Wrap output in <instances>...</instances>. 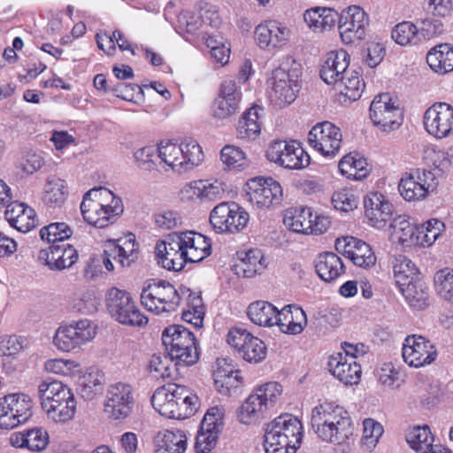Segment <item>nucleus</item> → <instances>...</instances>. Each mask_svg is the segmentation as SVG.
<instances>
[{
    "label": "nucleus",
    "instance_id": "obj_61",
    "mask_svg": "<svg viewBox=\"0 0 453 453\" xmlns=\"http://www.w3.org/2000/svg\"><path fill=\"white\" fill-rule=\"evenodd\" d=\"M201 180V203H211L220 200L224 197L226 188L224 182L214 180L213 181L208 180Z\"/></svg>",
    "mask_w": 453,
    "mask_h": 453
},
{
    "label": "nucleus",
    "instance_id": "obj_38",
    "mask_svg": "<svg viewBox=\"0 0 453 453\" xmlns=\"http://www.w3.org/2000/svg\"><path fill=\"white\" fill-rule=\"evenodd\" d=\"M340 94L349 101L359 99L365 89V82L358 72L349 69L334 85Z\"/></svg>",
    "mask_w": 453,
    "mask_h": 453
},
{
    "label": "nucleus",
    "instance_id": "obj_29",
    "mask_svg": "<svg viewBox=\"0 0 453 453\" xmlns=\"http://www.w3.org/2000/svg\"><path fill=\"white\" fill-rule=\"evenodd\" d=\"M330 372L345 385H356L361 378V366L354 357H347L342 353H337L330 357L328 362Z\"/></svg>",
    "mask_w": 453,
    "mask_h": 453
},
{
    "label": "nucleus",
    "instance_id": "obj_64",
    "mask_svg": "<svg viewBox=\"0 0 453 453\" xmlns=\"http://www.w3.org/2000/svg\"><path fill=\"white\" fill-rule=\"evenodd\" d=\"M141 303L142 304L151 312L155 314H162L161 308L162 303L158 296V291L153 282H150L145 287L141 293Z\"/></svg>",
    "mask_w": 453,
    "mask_h": 453
},
{
    "label": "nucleus",
    "instance_id": "obj_22",
    "mask_svg": "<svg viewBox=\"0 0 453 453\" xmlns=\"http://www.w3.org/2000/svg\"><path fill=\"white\" fill-rule=\"evenodd\" d=\"M138 257V244L135 242L134 235L129 234L124 238L109 240L104 245L103 254V264L108 271L114 269L112 259L121 266H130Z\"/></svg>",
    "mask_w": 453,
    "mask_h": 453
},
{
    "label": "nucleus",
    "instance_id": "obj_23",
    "mask_svg": "<svg viewBox=\"0 0 453 453\" xmlns=\"http://www.w3.org/2000/svg\"><path fill=\"white\" fill-rule=\"evenodd\" d=\"M368 17L358 6H350L339 16L338 30L343 43L350 44L365 36Z\"/></svg>",
    "mask_w": 453,
    "mask_h": 453
},
{
    "label": "nucleus",
    "instance_id": "obj_11",
    "mask_svg": "<svg viewBox=\"0 0 453 453\" xmlns=\"http://www.w3.org/2000/svg\"><path fill=\"white\" fill-rule=\"evenodd\" d=\"M299 74L296 69L289 70L280 65L273 72L269 98L276 106L290 104L300 89Z\"/></svg>",
    "mask_w": 453,
    "mask_h": 453
},
{
    "label": "nucleus",
    "instance_id": "obj_17",
    "mask_svg": "<svg viewBox=\"0 0 453 453\" xmlns=\"http://www.w3.org/2000/svg\"><path fill=\"white\" fill-rule=\"evenodd\" d=\"M134 397L132 387L117 382L108 387L104 402V412L115 420L126 419L132 413Z\"/></svg>",
    "mask_w": 453,
    "mask_h": 453
},
{
    "label": "nucleus",
    "instance_id": "obj_44",
    "mask_svg": "<svg viewBox=\"0 0 453 453\" xmlns=\"http://www.w3.org/2000/svg\"><path fill=\"white\" fill-rule=\"evenodd\" d=\"M263 109L252 107L240 119L237 127V137L245 141L255 140L261 132L259 122L260 113Z\"/></svg>",
    "mask_w": 453,
    "mask_h": 453
},
{
    "label": "nucleus",
    "instance_id": "obj_12",
    "mask_svg": "<svg viewBox=\"0 0 453 453\" xmlns=\"http://www.w3.org/2000/svg\"><path fill=\"white\" fill-rule=\"evenodd\" d=\"M249 219V213L235 203H220L210 213V223L218 234L239 232Z\"/></svg>",
    "mask_w": 453,
    "mask_h": 453
},
{
    "label": "nucleus",
    "instance_id": "obj_34",
    "mask_svg": "<svg viewBox=\"0 0 453 453\" xmlns=\"http://www.w3.org/2000/svg\"><path fill=\"white\" fill-rule=\"evenodd\" d=\"M265 257L261 250L251 249L240 257L234 265V271L238 276L252 278L261 274L266 268Z\"/></svg>",
    "mask_w": 453,
    "mask_h": 453
},
{
    "label": "nucleus",
    "instance_id": "obj_4",
    "mask_svg": "<svg viewBox=\"0 0 453 453\" xmlns=\"http://www.w3.org/2000/svg\"><path fill=\"white\" fill-rule=\"evenodd\" d=\"M302 429L301 422L291 414L275 418L265 430V453H296L302 441Z\"/></svg>",
    "mask_w": 453,
    "mask_h": 453
},
{
    "label": "nucleus",
    "instance_id": "obj_28",
    "mask_svg": "<svg viewBox=\"0 0 453 453\" xmlns=\"http://www.w3.org/2000/svg\"><path fill=\"white\" fill-rule=\"evenodd\" d=\"M365 215L371 226L381 227L393 213V205L386 197L377 192L368 194L364 199Z\"/></svg>",
    "mask_w": 453,
    "mask_h": 453
},
{
    "label": "nucleus",
    "instance_id": "obj_14",
    "mask_svg": "<svg viewBox=\"0 0 453 453\" xmlns=\"http://www.w3.org/2000/svg\"><path fill=\"white\" fill-rule=\"evenodd\" d=\"M96 334V326L89 319H81L74 324L60 326L53 338L55 346L62 351H70L92 341Z\"/></svg>",
    "mask_w": 453,
    "mask_h": 453
},
{
    "label": "nucleus",
    "instance_id": "obj_10",
    "mask_svg": "<svg viewBox=\"0 0 453 453\" xmlns=\"http://www.w3.org/2000/svg\"><path fill=\"white\" fill-rule=\"evenodd\" d=\"M33 401L24 393H12L0 398V428L13 429L33 416Z\"/></svg>",
    "mask_w": 453,
    "mask_h": 453
},
{
    "label": "nucleus",
    "instance_id": "obj_3",
    "mask_svg": "<svg viewBox=\"0 0 453 453\" xmlns=\"http://www.w3.org/2000/svg\"><path fill=\"white\" fill-rule=\"evenodd\" d=\"M151 404L161 416L184 419L197 410L198 397L191 394L185 386L168 384L154 392Z\"/></svg>",
    "mask_w": 453,
    "mask_h": 453
},
{
    "label": "nucleus",
    "instance_id": "obj_8",
    "mask_svg": "<svg viewBox=\"0 0 453 453\" xmlns=\"http://www.w3.org/2000/svg\"><path fill=\"white\" fill-rule=\"evenodd\" d=\"M158 157L176 171H188L202 163L203 153L200 145L193 140L180 144L161 142L157 148Z\"/></svg>",
    "mask_w": 453,
    "mask_h": 453
},
{
    "label": "nucleus",
    "instance_id": "obj_54",
    "mask_svg": "<svg viewBox=\"0 0 453 453\" xmlns=\"http://www.w3.org/2000/svg\"><path fill=\"white\" fill-rule=\"evenodd\" d=\"M104 375L99 371L86 373L80 382V394L85 400H92L103 392Z\"/></svg>",
    "mask_w": 453,
    "mask_h": 453
},
{
    "label": "nucleus",
    "instance_id": "obj_1",
    "mask_svg": "<svg viewBox=\"0 0 453 453\" xmlns=\"http://www.w3.org/2000/svg\"><path fill=\"white\" fill-rule=\"evenodd\" d=\"M311 425L323 441L349 447L353 442L354 426L344 407L325 401L311 411Z\"/></svg>",
    "mask_w": 453,
    "mask_h": 453
},
{
    "label": "nucleus",
    "instance_id": "obj_62",
    "mask_svg": "<svg viewBox=\"0 0 453 453\" xmlns=\"http://www.w3.org/2000/svg\"><path fill=\"white\" fill-rule=\"evenodd\" d=\"M363 425L364 434L362 438V443L367 450L371 451L376 447L379 439L383 434L384 430L382 426L372 418H365L363 422Z\"/></svg>",
    "mask_w": 453,
    "mask_h": 453
},
{
    "label": "nucleus",
    "instance_id": "obj_5",
    "mask_svg": "<svg viewBox=\"0 0 453 453\" xmlns=\"http://www.w3.org/2000/svg\"><path fill=\"white\" fill-rule=\"evenodd\" d=\"M119 203L120 200L115 199L111 191L100 187L84 195L80 208L85 221L95 227L104 228L122 212Z\"/></svg>",
    "mask_w": 453,
    "mask_h": 453
},
{
    "label": "nucleus",
    "instance_id": "obj_35",
    "mask_svg": "<svg viewBox=\"0 0 453 453\" xmlns=\"http://www.w3.org/2000/svg\"><path fill=\"white\" fill-rule=\"evenodd\" d=\"M303 19L315 32H324L335 26L339 20V14L331 8L316 7L307 10L303 14Z\"/></svg>",
    "mask_w": 453,
    "mask_h": 453
},
{
    "label": "nucleus",
    "instance_id": "obj_21",
    "mask_svg": "<svg viewBox=\"0 0 453 453\" xmlns=\"http://www.w3.org/2000/svg\"><path fill=\"white\" fill-rule=\"evenodd\" d=\"M402 357L410 366L419 368L433 363L437 357V350L430 340L412 334L403 343Z\"/></svg>",
    "mask_w": 453,
    "mask_h": 453
},
{
    "label": "nucleus",
    "instance_id": "obj_49",
    "mask_svg": "<svg viewBox=\"0 0 453 453\" xmlns=\"http://www.w3.org/2000/svg\"><path fill=\"white\" fill-rule=\"evenodd\" d=\"M98 303L95 292L84 288L73 294L69 305L73 311L92 314L96 311Z\"/></svg>",
    "mask_w": 453,
    "mask_h": 453
},
{
    "label": "nucleus",
    "instance_id": "obj_26",
    "mask_svg": "<svg viewBox=\"0 0 453 453\" xmlns=\"http://www.w3.org/2000/svg\"><path fill=\"white\" fill-rule=\"evenodd\" d=\"M155 250L157 264L168 271L179 272L188 263L178 233L157 242Z\"/></svg>",
    "mask_w": 453,
    "mask_h": 453
},
{
    "label": "nucleus",
    "instance_id": "obj_33",
    "mask_svg": "<svg viewBox=\"0 0 453 453\" xmlns=\"http://www.w3.org/2000/svg\"><path fill=\"white\" fill-rule=\"evenodd\" d=\"M306 325V314L301 307L286 305L279 311L276 326H279L283 333L291 334H300Z\"/></svg>",
    "mask_w": 453,
    "mask_h": 453
},
{
    "label": "nucleus",
    "instance_id": "obj_48",
    "mask_svg": "<svg viewBox=\"0 0 453 453\" xmlns=\"http://www.w3.org/2000/svg\"><path fill=\"white\" fill-rule=\"evenodd\" d=\"M393 272L398 288L416 280H421L414 263L405 256H398L393 262Z\"/></svg>",
    "mask_w": 453,
    "mask_h": 453
},
{
    "label": "nucleus",
    "instance_id": "obj_59",
    "mask_svg": "<svg viewBox=\"0 0 453 453\" xmlns=\"http://www.w3.org/2000/svg\"><path fill=\"white\" fill-rule=\"evenodd\" d=\"M44 369L48 372L72 377L80 372L81 365L73 360L50 359L45 362Z\"/></svg>",
    "mask_w": 453,
    "mask_h": 453
},
{
    "label": "nucleus",
    "instance_id": "obj_56",
    "mask_svg": "<svg viewBox=\"0 0 453 453\" xmlns=\"http://www.w3.org/2000/svg\"><path fill=\"white\" fill-rule=\"evenodd\" d=\"M238 355L250 363H259L265 358L266 346L259 338L251 335L238 351Z\"/></svg>",
    "mask_w": 453,
    "mask_h": 453
},
{
    "label": "nucleus",
    "instance_id": "obj_39",
    "mask_svg": "<svg viewBox=\"0 0 453 453\" xmlns=\"http://www.w3.org/2000/svg\"><path fill=\"white\" fill-rule=\"evenodd\" d=\"M318 275L325 281L330 282L343 273V263L340 257L333 252L320 254L315 265Z\"/></svg>",
    "mask_w": 453,
    "mask_h": 453
},
{
    "label": "nucleus",
    "instance_id": "obj_53",
    "mask_svg": "<svg viewBox=\"0 0 453 453\" xmlns=\"http://www.w3.org/2000/svg\"><path fill=\"white\" fill-rule=\"evenodd\" d=\"M354 246L348 258L355 265L364 269H369L375 265L376 256L368 243L357 238Z\"/></svg>",
    "mask_w": 453,
    "mask_h": 453
},
{
    "label": "nucleus",
    "instance_id": "obj_18",
    "mask_svg": "<svg viewBox=\"0 0 453 453\" xmlns=\"http://www.w3.org/2000/svg\"><path fill=\"white\" fill-rule=\"evenodd\" d=\"M436 186L434 173L430 170L416 168L402 177L398 189L406 201L424 199Z\"/></svg>",
    "mask_w": 453,
    "mask_h": 453
},
{
    "label": "nucleus",
    "instance_id": "obj_9",
    "mask_svg": "<svg viewBox=\"0 0 453 453\" xmlns=\"http://www.w3.org/2000/svg\"><path fill=\"white\" fill-rule=\"evenodd\" d=\"M105 302L111 316L122 325L142 327L149 322L126 290L111 288L105 294Z\"/></svg>",
    "mask_w": 453,
    "mask_h": 453
},
{
    "label": "nucleus",
    "instance_id": "obj_32",
    "mask_svg": "<svg viewBox=\"0 0 453 453\" xmlns=\"http://www.w3.org/2000/svg\"><path fill=\"white\" fill-rule=\"evenodd\" d=\"M406 441L417 453H449L441 445H434V437L427 426H416L409 430Z\"/></svg>",
    "mask_w": 453,
    "mask_h": 453
},
{
    "label": "nucleus",
    "instance_id": "obj_36",
    "mask_svg": "<svg viewBox=\"0 0 453 453\" xmlns=\"http://www.w3.org/2000/svg\"><path fill=\"white\" fill-rule=\"evenodd\" d=\"M155 453H185L187 437L180 430L158 432L154 439Z\"/></svg>",
    "mask_w": 453,
    "mask_h": 453
},
{
    "label": "nucleus",
    "instance_id": "obj_25",
    "mask_svg": "<svg viewBox=\"0 0 453 453\" xmlns=\"http://www.w3.org/2000/svg\"><path fill=\"white\" fill-rule=\"evenodd\" d=\"M424 127L431 135L442 139L453 131V108L446 103H436L424 114Z\"/></svg>",
    "mask_w": 453,
    "mask_h": 453
},
{
    "label": "nucleus",
    "instance_id": "obj_16",
    "mask_svg": "<svg viewBox=\"0 0 453 453\" xmlns=\"http://www.w3.org/2000/svg\"><path fill=\"white\" fill-rule=\"evenodd\" d=\"M247 196L249 201L257 208H270L280 204L283 190L274 179L255 177L248 180Z\"/></svg>",
    "mask_w": 453,
    "mask_h": 453
},
{
    "label": "nucleus",
    "instance_id": "obj_63",
    "mask_svg": "<svg viewBox=\"0 0 453 453\" xmlns=\"http://www.w3.org/2000/svg\"><path fill=\"white\" fill-rule=\"evenodd\" d=\"M172 362L170 357L153 354L149 360L148 370L156 379L168 378L171 376Z\"/></svg>",
    "mask_w": 453,
    "mask_h": 453
},
{
    "label": "nucleus",
    "instance_id": "obj_37",
    "mask_svg": "<svg viewBox=\"0 0 453 453\" xmlns=\"http://www.w3.org/2000/svg\"><path fill=\"white\" fill-rule=\"evenodd\" d=\"M247 313L254 324L271 327L277 324L279 310L268 302L257 301L250 304Z\"/></svg>",
    "mask_w": 453,
    "mask_h": 453
},
{
    "label": "nucleus",
    "instance_id": "obj_6",
    "mask_svg": "<svg viewBox=\"0 0 453 453\" xmlns=\"http://www.w3.org/2000/svg\"><path fill=\"white\" fill-rule=\"evenodd\" d=\"M162 342L174 365L189 366L199 358L196 338L192 332L180 325H172L162 333Z\"/></svg>",
    "mask_w": 453,
    "mask_h": 453
},
{
    "label": "nucleus",
    "instance_id": "obj_55",
    "mask_svg": "<svg viewBox=\"0 0 453 453\" xmlns=\"http://www.w3.org/2000/svg\"><path fill=\"white\" fill-rule=\"evenodd\" d=\"M392 39L402 46L415 45L420 42L418 28L413 23L404 21L395 27L391 33Z\"/></svg>",
    "mask_w": 453,
    "mask_h": 453
},
{
    "label": "nucleus",
    "instance_id": "obj_60",
    "mask_svg": "<svg viewBox=\"0 0 453 453\" xmlns=\"http://www.w3.org/2000/svg\"><path fill=\"white\" fill-rule=\"evenodd\" d=\"M434 283L439 295L453 303V269L444 268L434 275Z\"/></svg>",
    "mask_w": 453,
    "mask_h": 453
},
{
    "label": "nucleus",
    "instance_id": "obj_15",
    "mask_svg": "<svg viewBox=\"0 0 453 453\" xmlns=\"http://www.w3.org/2000/svg\"><path fill=\"white\" fill-rule=\"evenodd\" d=\"M370 118L374 126L383 132L397 129L403 120V112L388 93L376 96L370 105Z\"/></svg>",
    "mask_w": 453,
    "mask_h": 453
},
{
    "label": "nucleus",
    "instance_id": "obj_19",
    "mask_svg": "<svg viewBox=\"0 0 453 453\" xmlns=\"http://www.w3.org/2000/svg\"><path fill=\"white\" fill-rule=\"evenodd\" d=\"M242 93L233 80L224 81L217 97L211 104V116L216 120H226L234 116L240 110Z\"/></svg>",
    "mask_w": 453,
    "mask_h": 453
},
{
    "label": "nucleus",
    "instance_id": "obj_46",
    "mask_svg": "<svg viewBox=\"0 0 453 453\" xmlns=\"http://www.w3.org/2000/svg\"><path fill=\"white\" fill-rule=\"evenodd\" d=\"M406 302L417 310H423L428 306L429 294L426 282L416 280L399 288Z\"/></svg>",
    "mask_w": 453,
    "mask_h": 453
},
{
    "label": "nucleus",
    "instance_id": "obj_24",
    "mask_svg": "<svg viewBox=\"0 0 453 453\" xmlns=\"http://www.w3.org/2000/svg\"><path fill=\"white\" fill-rule=\"evenodd\" d=\"M291 35L290 29L277 20H265L254 31L256 44L264 50H274L285 46Z\"/></svg>",
    "mask_w": 453,
    "mask_h": 453
},
{
    "label": "nucleus",
    "instance_id": "obj_31",
    "mask_svg": "<svg viewBox=\"0 0 453 453\" xmlns=\"http://www.w3.org/2000/svg\"><path fill=\"white\" fill-rule=\"evenodd\" d=\"M349 56L345 50L331 51L320 69L321 79L329 85H335L349 70Z\"/></svg>",
    "mask_w": 453,
    "mask_h": 453
},
{
    "label": "nucleus",
    "instance_id": "obj_2",
    "mask_svg": "<svg viewBox=\"0 0 453 453\" xmlns=\"http://www.w3.org/2000/svg\"><path fill=\"white\" fill-rule=\"evenodd\" d=\"M38 396L47 417L65 423L75 415L77 402L72 389L57 380H44L38 385Z\"/></svg>",
    "mask_w": 453,
    "mask_h": 453
},
{
    "label": "nucleus",
    "instance_id": "obj_42",
    "mask_svg": "<svg viewBox=\"0 0 453 453\" xmlns=\"http://www.w3.org/2000/svg\"><path fill=\"white\" fill-rule=\"evenodd\" d=\"M340 173L348 179L363 180L370 172L366 159L357 153L344 156L338 164Z\"/></svg>",
    "mask_w": 453,
    "mask_h": 453
},
{
    "label": "nucleus",
    "instance_id": "obj_7",
    "mask_svg": "<svg viewBox=\"0 0 453 453\" xmlns=\"http://www.w3.org/2000/svg\"><path fill=\"white\" fill-rule=\"evenodd\" d=\"M281 393L282 388L277 382H268L257 388L240 407V421L242 424H251L264 418L275 406Z\"/></svg>",
    "mask_w": 453,
    "mask_h": 453
},
{
    "label": "nucleus",
    "instance_id": "obj_13",
    "mask_svg": "<svg viewBox=\"0 0 453 453\" xmlns=\"http://www.w3.org/2000/svg\"><path fill=\"white\" fill-rule=\"evenodd\" d=\"M269 161L286 169H303L310 165V156L296 141H274L267 150Z\"/></svg>",
    "mask_w": 453,
    "mask_h": 453
},
{
    "label": "nucleus",
    "instance_id": "obj_41",
    "mask_svg": "<svg viewBox=\"0 0 453 453\" xmlns=\"http://www.w3.org/2000/svg\"><path fill=\"white\" fill-rule=\"evenodd\" d=\"M180 299L182 297H186L187 306L195 307V313H192V315L190 311H183L181 319L184 321L192 324L196 328L202 327L205 314V307L203 305L201 295L199 293L191 291L188 288H180Z\"/></svg>",
    "mask_w": 453,
    "mask_h": 453
},
{
    "label": "nucleus",
    "instance_id": "obj_43",
    "mask_svg": "<svg viewBox=\"0 0 453 453\" xmlns=\"http://www.w3.org/2000/svg\"><path fill=\"white\" fill-rule=\"evenodd\" d=\"M393 238L403 247L418 244V227L405 215H399L391 223Z\"/></svg>",
    "mask_w": 453,
    "mask_h": 453
},
{
    "label": "nucleus",
    "instance_id": "obj_40",
    "mask_svg": "<svg viewBox=\"0 0 453 453\" xmlns=\"http://www.w3.org/2000/svg\"><path fill=\"white\" fill-rule=\"evenodd\" d=\"M47 255V264L51 269L63 270L71 267L78 259L77 250L70 244L52 245Z\"/></svg>",
    "mask_w": 453,
    "mask_h": 453
},
{
    "label": "nucleus",
    "instance_id": "obj_20",
    "mask_svg": "<svg viewBox=\"0 0 453 453\" xmlns=\"http://www.w3.org/2000/svg\"><path fill=\"white\" fill-rule=\"evenodd\" d=\"M342 134L339 127L329 121L316 124L308 134V142L325 157H334L340 150Z\"/></svg>",
    "mask_w": 453,
    "mask_h": 453
},
{
    "label": "nucleus",
    "instance_id": "obj_52",
    "mask_svg": "<svg viewBox=\"0 0 453 453\" xmlns=\"http://www.w3.org/2000/svg\"><path fill=\"white\" fill-rule=\"evenodd\" d=\"M220 159L227 170L242 171L250 165L245 152L234 145H226L222 148Z\"/></svg>",
    "mask_w": 453,
    "mask_h": 453
},
{
    "label": "nucleus",
    "instance_id": "obj_30",
    "mask_svg": "<svg viewBox=\"0 0 453 453\" xmlns=\"http://www.w3.org/2000/svg\"><path fill=\"white\" fill-rule=\"evenodd\" d=\"M5 219L11 226L21 233H27L37 224L35 211L23 203L12 202L7 204Z\"/></svg>",
    "mask_w": 453,
    "mask_h": 453
},
{
    "label": "nucleus",
    "instance_id": "obj_58",
    "mask_svg": "<svg viewBox=\"0 0 453 453\" xmlns=\"http://www.w3.org/2000/svg\"><path fill=\"white\" fill-rule=\"evenodd\" d=\"M444 228V223L436 219L427 220L418 227V244L432 245Z\"/></svg>",
    "mask_w": 453,
    "mask_h": 453
},
{
    "label": "nucleus",
    "instance_id": "obj_45",
    "mask_svg": "<svg viewBox=\"0 0 453 453\" xmlns=\"http://www.w3.org/2000/svg\"><path fill=\"white\" fill-rule=\"evenodd\" d=\"M426 62L436 73L453 71V47L447 43L434 47L427 53Z\"/></svg>",
    "mask_w": 453,
    "mask_h": 453
},
{
    "label": "nucleus",
    "instance_id": "obj_47",
    "mask_svg": "<svg viewBox=\"0 0 453 453\" xmlns=\"http://www.w3.org/2000/svg\"><path fill=\"white\" fill-rule=\"evenodd\" d=\"M68 196L66 182L56 176L49 177L43 189V203L50 207L62 206Z\"/></svg>",
    "mask_w": 453,
    "mask_h": 453
},
{
    "label": "nucleus",
    "instance_id": "obj_50",
    "mask_svg": "<svg viewBox=\"0 0 453 453\" xmlns=\"http://www.w3.org/2000/svg\"><path fill=\"white\" fill-rule=\"evenodd\" d=\"M312 211L311 208L288 211L284 217V225L293 232L308 234L311 228Z\"/></svg>",
    "mask_w": 453,
    "mask_h": 453
},
{
    "label": "nucleus",
    "instance_id": "obj_57",
    "mask_svg": "<svg viewBox=\"0 0 453 453\" xmlns=\"http://www.w3.org/2000/svg\"><path fill=\"white\" fill-rule=\"evenodd\" d=\"M73 230L65 222L51 223L40 230V236L42 241L55 245L56 242H62L69 239Z\"/></svg>",
    "mask_w": 453,
    "mask_h": 453
},
{
    "label": "nucleus",
    "instance_id": "obj_51",
    "mask_svg": "<svg viewBox=\"0 0 453 453\" xmlns=\"http://www.w3.org/2000/svg\"><path fill=\"white\" fill-rule=\"evenodd\" d=\"M154 283L162 303V312L170 313L176 311L180 303V290H177L173 285L165 280H154Z\"/></svg>",
    "mask_w": 453,
    "mask_h": 453
},
{
    "label": "nucleus",
    "instance_id": "obj_27",
    "mask_svg": "<svg viewBox=\"0 0 453 453\" xmlns=\"http://www.w3.org/2000/svg\"><path fill=\"white\" fill-rule=\"evenodd\" d=\"M186 259L188 263L201 262L211 254V241L194 231L178 233Z\"/></svg>",
    "mask_w": 453,
    "mask_h": 453
}]
</instances>
